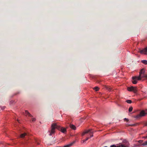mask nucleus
<instances>
[{"label":"nucleus","mask_w":147,"mask_h":147,"mask_svg":"<svg viewBox=\"0 0 147 147\" xmlns=\"http://www.w3.org/2000/svg\"><path fill=\"white\" fill-rule=\"evenodd\" d=\"M51 129L49 135L51 136L55 133V129H57L60 130L62 132L65 133L66 132V130L65 128L63 127H61L57 125L56 123H53L51 126Z\"/></svg>","instance_id":"f257e3e1"},{"label":"nucleus","mask_w":147,"mask_h":147,"mask_svg":"<svg viewBox=\"0 0 147 147\" xmlns=\"http://www.w3.org/2000/svg\"><path fill=\"white\" fill-rule=\"evenodd\" d=\"M146 114H147V110L145 111H142L140 112V114L136 116L135 117L137 119H139L141 117L144 116Z\"/></svg>","instance_id":"f03ea898"},{"label":"nucleus","mask_w":147,"mask_h":147,"mask_svg":"<svg viewBox=\"0 0 147 147\" xmlns=\"http://www.w3.org/2000/svg\"><path fill=\"white\" fill-rule=\"evenodd\" d=\"M145 73V70L143 68L141 69L139 75L138 76H134L133 78L134 79L136 78H138L139 80H141V76L142 75H143Z\"/></svg>","instance_id":"7ed1b4c3"},{"label":"nucleus","mask_w":147,"mask_h":147,"mask_svg":"<svg viewBox=\"0 0 147 147\" xmlns=\"http://www.w3.org/2000/svg\"><path fill=\"white\" fill-rule=\"evenodd\" d=\"M127 89L128 91H133L135 93H136L138 91L137 88L136 87L131 86L128 87Z\"/></svg>","instance_id":"20e7f679"},{"label":"nucleus","mask_w":147,"mask_h":147,"mask_svg":"<svg viewBox=\"0 0 147 147\" xmlns=\"http://www.w3.org/2000/svg\"><path fill=\"white\" fill-rule=\"evenodd\" d=\"M88 133H89L90 135V137H92L93 136V135L92 134L93 132L92 131L91 129H89L88 130L85 131L82 133V136H83L85 134Z\"/></svg>","instance_id":"39448f33"},{"label":"nucleus","mask_w":147,"mask_h":147,"mask_svg":"<svg viewBox=\"0 0 147 147\" xmlns=\"http://www.w3.org/2000/svg\"><path fill=\"white\" fill-rule=\"evenodd\" d=\"M110 147H128L127 146H125L124 144H120L116 146L115 145H111Z\"/></svg>","instance_id":"423d86ee"},{"label":"nucleus","mask_w":147,"mask_h":147,"mask_svg":"<svg viewBox=\"0 0 147 147\" xmlns=\"http://www.w3.org/2000/svg\"><path fill=\"white\" fill-rule=\"evenodd\" d=\"M139 52L141 54L143 53L145 54H146V53L147 52V47H146L142 50H140Z\"/></svg>","instance_id":"0eeeda50"},{"label":"nucleus","mask_w":147,"mask_h":147,"mask_svg":"<svg viewBox=\"0 0 147 147\" xmlns=\"http://www.w3.org/2000/svg\"><path fill=\"white\" fill-rule=\"evenodd\" d=\"M134 77V76L132 78V82L133 84H136L137 83V80H139L138 79V78H136L134 79L133 78Z\"/></svg>","instance_id":"6e6552de"},{"label":"nucleus","mask_w":147,"mask_h":147,"mask_svg":"<svg viewBox=\"0 0 147 147\" xmlns=\"http://www.w3.org/2000/svg\"><path fill=\"white\" fill-rule=\"evenodd\" d=\"M27 134L26 133H24L23 134H21L20 135V138H24V137L25 136H27Z\"/></svg>","instance_id":"1a4fd4ad"},{"label":"nucleus","mask_w":147,"mask_h":147,"mask_svg":"<svg viewBox=\"0 0 147 147\" xmlns=\"http://www.w3.org/2000/svg\"><path fill=\"white\" fill-rule=\"evenodd\" d=\"M70 127L72 129L74 130L76 129V128L75 125L72 124H70Z\"/></svg>","instance_id":"9d476101"},{"label":"nucleus","mask_w":147,"mask_h":147,"mask_svg":"<svg viewBox=\"0 0 147 147\" xmlns=\"http://www.w3.org/2000/svg\"><path fill=\"white\" fill-rule=\"evenodd\" d=\"M25 113L26 114L28 115V116H29L30 117H32V115H31L27 111H25Z\"/></svg>","instance_id":"9b49d317"},{"label":"nucleus","mask_w":147,"mask_h":147,"mask_svg":"<svg viewBox=\"0 0 147 147\" xmlns=\"http://www.w3.org/2000/svg\"><path fill=\"white\" fill-rule=\"evenodd\" d=\"M141 62L145 65L147 64V60H143L141 61Z\"/></svg>","instance_id":"f8f14e48"},{"label":"nucleus","mask_w":147,"mask_h":147,"mask_svg":"<svg viewBox=\"0 0 147 147\" xmlns=\"http://www.w3.org/2000/svg\"><path fill=\"white\" fill-rule=\"evenodd\" d=\"M145 78L147 79V75L144 74L142 76H141V78Z\"/></svg>","instance_id":"ddd939ff"},{"label":"nucleus","mask_w":147,"mask_h":147,"mask_svg":"<svg viewBox=\"0 0 147 147\" xmlns=\"http://www.w3.org/2000/svg\"><path fill=\"white\" fill-rule=\"evenodd\" d=\"M94 89L96 91H98L99 90V88L98 87H95L94 88Z\"/></svg>","instance_id":"4468645a"},{"label":"nucleus","mask_w":147,"mask_h":147,"mask_svg":"<svg viewBox=\"0 0 147 147\" xmlns=\"http://www.w3.org/2000/svg\"><path fill=\"white\" fill-rule=\"evenodd\" d=\"M106 89L109 91H110L111 90V88L109 87L106 86Z\"/></svg>","instance_id":"2eb2a0df"},{"label":"nucleus","mask_w":147,"mask_h":147,"mask_svg":"<svg viewBox=\"0 0 147 147\" xmlns=\"http://www.w3.org/2000/svg\"><path fill=\"white\" fill-rule=\"evenodd\" d=\"M126 102H127L128 103H131L132 102V101L131 100H127L126 101Z\"/></svg>","instance_id":"dca6fc26"},{"label":"nucleus","mask_w":147,"mask_h":147,"mask_svg":"<svg viewBox=\"0 0 147 147\" xmlns=\"http://www.w3.org/2000/svg\"><path fill=\"white\" fill-rule=\"evenodd\" d=\"M142 145L143 146H145L146 145H147V141L145 142H144L143 143Z\"/></svg>","instance_id":"f3484780"},{"label":"nucleus","mask_w":147,"mask_h":147,"mask_svg":"<svg viewBox=\"0 0 147 147\" xmlns=\"http://www.w3.org/2000/svg\"><path fill=\"white\" fill-rule=\"evenodd\" d=\"M132 109H133V107H131V106L129 108V112H131L132 111Z\"/></svg>","instance_id":"a211bd4d"},{"label":"nucleus","mask_w":147,"mask_h":147,"mask_svg":"<svg viewBox=\"0 0 147 147\" xmlns=\"http://www.w3.org/2000/svg\"><path fill=\"white\" fill-rule=\"evenodd\" d=\"M89 139V138H87L85 140H83V142H84L85 141L88 140Z\"/></svg>","instance_id":"6ab92c4d"},{"label":"nucleus","mask_w":147,"mask_h":147,"mask_svg":"<svg viewBox=\"0 0 147 147\" xmlns=\"http://www.w3.org/2000/svg\"><path fill=\"white\" fill-rule=\"evenodd\" d=\"M35 120V119L34 118H32V122L34 121Z\"/></svg>","instance_id":"aec40b11"},{"label":"nucleus","mask_w":147,"mask_h":147,"mask_svg":"<svg viewBox=\"0 0 147 147\" xmlns=\"http://www.w3.org/2000/svg\"><path fill=\"white\" fill-rule=\"evenodd\" d=\"M125 121H129V120L128 119L125 118L124 119Z\"/></svg>","instance_id":"412c9836"},{"label":"nucleus","mask_w":147,"mask_h":147,"mask_svg":"<svg viewBox=\"0 0 147 147\" xmlns=\"http://www.w3.org/2000/svg\"><path fill=\"white\" fill-rule=\"evenodd\" d=\"M142 142H143V141L142 140H140L138 141V142L140 143H141Z\"/></svg>","instance_id":"4be33fe9"},{"label":"nucleus","mask_w":147,"mask_h":147,"mask_svg":"<svg viewBox=\"0 0 147 147\" xmlns=\"http://www.w3.org/2000/svg\"><path fill=\"white\" fill-rule=\"evenodd\" d=\"M145 126H147V122H146L145 123Z\"/></svg>","instance_id":"5701e85b"},{"label":"nucleus","mask_w":147,"mask_h":147,"mask_svg":"<svg viewBox=\"0 0 147 147\" xmlns=\"http://www.w3.org/2000/svg\"><path fill=\"white\" fill-rule=\"evenodd\" d=\"M144 138H146V136H145V137H144Z\"/></svg>","instance_id":"b1692460"},{"label":"nucleus","mask_w":147,"mask_h":147,"mask_svg":"<svg viewBox=\"0 0 147 147\" xmlns=\"http://www.w3.org/2000/svg\"><path fill=\"white\" fill-rule=\"evenodd\" d=\"M134 125H131V126H134Z\"/></svg>","instance_id":"393cba45"},{"label":"nucleus","mask_w":147,"mask_h":147,"mask_svg":"<svg viewBox=\"0 0 147 147\" xmlns=\"http://www.w3.org/2000/svg\"><path fill=\"white\" fill-rule=\"evenodd\" d=\"M104 147H107V146H105Z\"/></svg>","instance_id":"a878e982"},{"label":"nucleus","mask_w":147,"mask_h":147,"mask_svg":"<svg viewBox=\"0 0 147 147\" xmlns=\"http://www.w3.org/2000/svg\"><path fill=\"white\" fill-rule=\"evenodd\" d=\"M18 122H19V120H18Z\"/></svg>","instance_id":"bb28decb"},{"label":"nucleus","mask_w":147,"mask_h":147,"mask_svg":"<svg viewBox=\"0 0 147 147\" xmlns=\"http://www.w3.org/2000/svg\"><path fill=\"white\" fill-rule=\"evenodd\" d=\"M38 144H39V143H38Z\"/></svg>","instance_id":"cd10ccee"},{"label":"nucleus","mask_w":147,"mask_h":147,"mask_svg":"<svg viewBox=\"0 0 147 147\" xmlns=\"http://www.w3.org/2000/svg\"><path fill=\"white\" fill-rule=\"evenodd\" d=\"M146 138H147V136H146Z\"/></svg>","instance_id":"c85d7f7f"}]
</instances>
